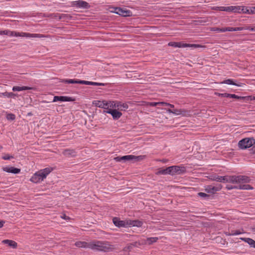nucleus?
<instances>
[{
    "instance_id": "nucleus-51",
    "label": "nucleus",
    "mask_w": 255,
    "mask_h": 255,
    "mask_svg": "<svg viewBox=\"0 0 255 255\" xmlns=\"http://www.w3.org/2000/svg\"><path fill=\"white\" fill-rule=\"evenodd\" d=\"M226 7L225 6H220L218 7V10L221 11H226Z\"/></svg>"
},
{
    "instance_id": "nucleus-57",
    "label": "nucleus",
    "mask_w": 255,
    "mask_h": 255,
    "mask_svg": "<svg viewBox=\"0 0 255 255\" xmlns=\"http://www.w3.org/2000/svg\"><path fill=\"white\" fill-rule=\"evenodd\" d=\"M61 217L62 219H66V220L69 219V218L68 217L66 216L65 214L63 215L62 216H61Z\"/></svg>"
},
{
    "instance_id": "nucleus-32",
    "label": "nucleus",
    "mask_w": 255,
    "mask_h": 255,
    "mask_svg": "<svg viewBox=\"0 0 255 255\" xmlns=\"http://www.w3.org/2000/svg\"><path fill=\"white\" fill-rule=\"evenodd\" d=\"M158 238L157 237H150L147 239V244L148 245H151L157 241Z\"/></svg>"
},
{
    "instance_id": "nucleus-53",
    "label": "nucleus",
    "mask_w": 255,
    "mask_h": 255,
    "mask_svg": "<svg viewBox=\"0 0 255 255\" xmlns=\"http://www.w3.org/2000/svg\"><path fill=\"white\" fill-rule=\"evenodd\" d=\"M7 32V30L0 31V35H6Z\"/></svg>"
},
{
    "instance_id": "nucleus-40",
    "label": "nucleus",
    "mask_w": 255,
    "mask_h": 255,
    "mask_svg": "<svg viewBox=\"0 0 255 255\" xmlns=\"http://www.w3.org/2000/svg\"><path fill=\"white\" fill-rule=\"evenodd\" d=\"M241 234H242V232H241L240 231H232L230 235L232 236H235L237 235H240Z\"/></svg>"
},
{
    "instance_id": "nucleus-4",
    "label": "nucleus",
    "mask_w": 255,
    "mask_h": 255,
    "mask_svg": "<svg viewBox=\"0 0 255 255\" xmlns=\"http://www.w3.org/2000/svg\"><path fill=\"white\" fill-rule=\"evenodd\" d=\"M238 145L239 147L242 149L250 148L255 145V139L253 137L245 138L241 140Z\"/></svg>"
},
{
    "instance_id": "nucleus-54",
    "label": "nucleus",
    "mask_w": 255,
    "mask_h": 255,
    "mask_svg": "<svg viewBox=\"0 0 255 255\" xmlns=\"http://www.w3.org/2000/svg\"><path fill=\"white\" fill-rule=\"evenodd\" d=\"M235 31H241L243 30L244 28H243V27H235Z\"/></svg>"
},
{
    "instance_id": "nucleus-18",
    "label": "nucleus",
    "mask_w": 255,
    "mask_h": 255,
    "mask_svg": "<svg viewBox=\"0 0 255 255\" xmlns=\"http://www.w3.org/2000/svg\"><path fill=\"white\" fill-rule=\"evenodd\" d=\"M94 103L95 104L96 106L98 107L104 108L108 110V106L109 105L108 101H95Z\"/></svg>"
},
{
    "instance_id": "nucleus-59",
    "label": "nucleus",
    "mask_w": 255,
    "mask_h": 255,
    "mask_svg": "<svg viewBox=\"0 0 255 255\" xmlns=\"http://www.w3.org/2000/svg\"><path fill=\"white\" fill-rule=\"evenodd\" d=\"M5 223L4 221H0V228L3 227L4 223Z\"/></svg>"
},
{
    "instance_id": "nucleus-41",
    "label": "nucleus",
    "mask_w": 255,
    "mask_h": 255,
    "mask_svg": "<svg viewBox=\"0 0 255 255\" xmlns=\"http://www.w3.org/2000/svg\"><path fill=\"white\" fill-rule=\"evenodd\" d=\"M147 105L151 107H155L158 106V102H148Z\"/></svg>"
},
{
    "instance_id": "nucleus-24",
    "label": "nucleus",
    "mask_w": 255,
    "mask_h": 255,
    "mask_svg": "<svg viewBox=\"0 0 255 255\" xmlns=\"http://www.w3.org/2000/svg\"><path fill=\"white\" fill-rule=\"evenodd\" d=\"M116 104L117 108L118 110L125 111L128 108V104L126 103H122L120 102H117Z\"/></svg>"
},
{
    "instance_id": "nucleus-27",
    "label": "nucleus",
    "mask_w": 255,
    "mask_h": 255,
    "mask_svg": "<svg viewBox=\"0 0 255 255\" xmlns=\"http://www.w3.org/2000/svg\"><path fill=\"white\" fill-rule=\"evenodd\" d=\"M241 240L247 243L251 247L255 248V241L254 240L248 238H241Z\"/></svg>"
},
{
    "instance_id": "nucleus-56",
    "label": "nucleus",
    "mask_w": 255,
    "mask_h": 255,
    "mask_svg": "<svg viewBox=\"0 0 255 255\" xmlns=\"http://www.w3.org/2000/svg\"><path fill=\"white\" fill-rule=\"evenodd\" d=\"M252 27L249 26H245V27H243V28H244V30H251V28Z\"/></svg>"
},
{
    "instance_id": "nucleus-55",
    "label": "nucleus",
    "mask_w": 255,
    "mask_h": 255,
    "mask_svg": "<svg viewBox=\"0 0 255 255\" xmlns=\"http://www.w3.org/2000/svg\"><path fill=\"white\" fill-rule=\"evenodd\" d=\"M228 31H235V27H227Z\"/></svg>"
},
{
    "instance_id": "nucleus-33",
    "label": "nucleus",
    "mask_w": 255,
    "mask_h": 255,
    "mask_svg": "<svg viewBox=\"0 0 255 255\" xmlns=\"http://www.w3.org/2000/svg\"><path fill=\"white\" fill-rule=\"evenodd\" d=\"M3 95L6 97H8V98L11 97L12 98H15V97L17 96V94H15L12 92H5V93H3Z\"/></svg>"
},
{
    "instance_id": "nucleus-38",
    "label": "nucleus",
    "mask_w": 255,
    "mask_h": 255,
    "mask_svg": "<svg viewBox=\"0 0 255 255\" xmlns=\"http://www.w3.org/2000/svg\"><path fill=\"white\" fill-rule=\"evenodd\" d=\"M15 118V116L13 114H8L6 115V119L8 120H14Z\"/></svg>"
},
{
    "instance_id": "nucleus-31",
    "label": "nucleus",
    "mask_w": 255,
    "mask_h": 255,
    "mask_svg": "<svg viewBox=\"0 0 255 255\" xmlns=\"http://www.w3.org/2000/svg\"><path fill=\"white\" fill-rule=\"evenodd\" d=\"M117 102L115 101H108V110L109 109L114 110V109L117 108Z\"/></svg>"
},
{
    "instance_id": "nucleus-20",
    "label": "nucleus",
    "mask_w": 255,
    "mask_h": 255,
    "mask_svg": "<svg viewBox=\"0 0 255 255\" xmlns=\"http://www.w3.org/2000/svg\"><path fill=\"white\" fill-rule=\"evenodd\" d=\"M142 225V222L139 220H128V226L140 227Z\"/></svg>"
},
{
    "instance_id": "nucleus-46",
    "label": "nucleus",
    "mask_w": 255,
    "mask_h": 255,
    "mask_svg": "<svg viewBox=\"0 0 255 255\" xmlns=\"http://www.w3.org/2000/svg\"><path fill=\"white\" fill-rule=\"evenodd\" d=\"M158 105L162 106H167L168 105V103L164 102H158Z\"/></svg>"
},
{
    "instance_id": "nucleus-13",
    "label": "nucleus",
    "mask_w": 255,
    "mask_h": 255,
    "mask_svg": "<svg viewBox=\"0 0 255 255\" xmlns=\"http://www.w3.org/2000/svg\"><path fill=\"white\" fill-rule=\"evenodd\" d=\"M222 187V186L221 184H218L216 186L208 185L206 187L205 191L207 193L214 194L217 191H220Z\"/></svg>"
},
{
    "instance_id": "nucleus-12",
    "label": "nucleus",
    "mask_w": 255,
    "mask_h": 255,
    "mask_svg": "<svg viewBox=\"0 0 255 255\" xmlns=\"http://www.w3.org/2000/svg\"><path fill=\"white\" fill-rule=\"evenodd\" d=\"M235 184L247 183L250 181V178L245 175H235Z\"/></svg>"
},
{
    "instance_id": "nucleus-15",
    "label": "nucleus",
    "mask_w": 255,
    "mask_h": 255,
    "mask_svg": "<svg viewBox=\"0 0 255 255\" xmlns=\"http://www.w3.org/2000/svg\"><path fill=\"white\" fill-rule=\"evenodd\" d=\"M106 113L111 114L114 120H118L122 116V113L116 109H109V110L106 111Z\"/></svg>"
},
{
    "instance_id": "nucleus-37",
    "label": "nucleus",
    "mask_w": 255,
    "mask_h": 255,
    "mask_svg": "<svg viewBox=\"0 0 255 255\" xmlns=\"http://www.w3.org/2000/svg\"><path fill=\"white\" fill-rule=\"evenodd\" d=\"M222 83H224V84H229V85H236V86H238L237 84H236V83H235L231 79H227V80H226L225 81H224Z\"/></svg>"
},
{
    "instance_id": "nucleus-16",
    "label": "nucleus",
    "mask_w": 255,
    "mask_h": 255,
    "mask_svg": "<svg viewBox=\"0 0 255 255\" xmlns=\"http://www.w3.org/2000/svg\"><path fill=\"white\" fill-rule=\"evenodd\" d=\"M166 111L169 113H172L175 115H182L183 116H186L187 111L184 110L182 109H175V110H171L170 109H165Z\"/></svg>"
},
{
    "instance_id": "nucleus-50",
    "label": "nucleus",
    "mask_w": 255,
    "mask_h": 255,
    "mask_svg": "<svg viewBox=\"0 0 255 255\" xmlns=\"http://www.w3.org/2000/svg\"><path fill=\"white\" fill-rule=\"evenodd\" d=\"M248 100H255V97H252V96H248L246 97Z\"/></svg>"
},
{
    "instance_id": "nucleus-8",
    "label": "nucleus",
    "mask_w": 255,
    "mask_h": 255,
    "mask_svg": "<svg viewBox=\"0 0 255 255\" xmlns=\"http://www.w3.org/2000/svg\"><path fill=\"white\" fill-rule=\"evenodd\" d=\"M142 159L141 156H135L132 155H125L122 157H116L115 159L117 161H120L121 160H139Z\"/></svg>"
},
{
    "instance_id": "nucleus-29",
    "label": "nucleus",
    "mask_w": 255,
    "mask_h": 255,
    "mask_svg": "<svg viewBox=\"0 0 255 255\" xmlns=\"http://www.w3.org/2000/svg\"><path fill=\"white\" fill-rule=\"evenodd\" d=\"M225 182H229L233 184H235V175L225 176Z\"/></svg>"
},
{
    "instance_id": "nucleus-49",
    "label": "nucleus",
    "mask_w": 255,
    "mask_h": 255,
    "mask_svg": "<svg viewBox=\"0 0 255 255\" xmlns=\"http://www.w3.org/2000/svg\"><path fill=\"white\" fill-rule=\"evenodd\" d=\"M226 31H228L227 27L221 28V30H219V32H224Z\"/></svg>"
},
{
    "instance_id": "nucleus-11",
    "label": "nucleus",
    "mask_w": 255,
    "mask_h": 255,
    "mask_svg": "<svg viewBox=\"0 0 255 255\" xmlns=\"http://www.w3.org/2000/svg\"><path fill=\"white\" fill-rule=\"evenodd\" d=\"M113 221L114 225L119 228L128 227V220H121L119 218L114 217Z\"/></svg>"
},
{
    "instance_id": "nucleus-61",
    "label": "nucleus",
    "mask_w": 255,
    "mask_h": 255,
    "mask_svg": "<svg viewBox=\"0 0 255 255\" xmlns=\"http://www.w3.org/2000/svg\"><path fill=\"white\" fill-rule=\"evenodd\" d=\"M167 106H169L171 108H173L174 107V106L172 104H170L169 103H168V105Z\"/></svg>"
},
{
    "instance_id": "nucleus-25",
    "label": "nucleus",
    "mask_w": 255,
    "mask_h": 255,
    "mask_svg": "<svg viewBox=\"0 0 255 255\" xmlns=\"http://www.w3.org/2000/svg\"><path fill=\"white\" fill-rule=\"evenodd\" d=\"M33 89V88L28 87V86H22V87L14 86L12 88V91H23V90H31Z\"/></svg>"
},
{
    "instance_id": "nucleus-36",
    "label": "nucleus",
    "mask_w": 255,
    "mask_h": 255,
    "mask_svg": "<svg viewBox=\"0 0 255 255\" xmlns=\"http://www.w3.org/2000/svg\"><path fill=\"white\" fill-rule=\"evenodd\" d=\"M243 10L244 9L243 8V6H234V12H243Z\"/></svg>"
},
{
    "instance_id": "nucleus-43",
    "label": "nucleus",
    "mask_w": 255,
    "mask_h": 255,
    "mask_svg": "<svg viewBox=\"0 0 255 255\" xmlns=\"http://www.w3.org/2000/svg\"><path fill=\"white\" fill-rule=\"evenodd\" d=\"M226 11H233V12H234V6H230L226 7Z\"/></svg>"
},
{
    "instance_id": "nucleus-21",
    "label": "nucleus",
    "mask_w": 255,
    "mask_h": 255,
    "mask_svg": "<svg viewBox=\"0 0 255 255\" xmlns=\"http://www.w3.org/2000/svg\"><path fill=\"white\" fill-rule=\"evenodd\" d=\"M219 96L223 97H227V98H235L237 99H246V97H241L238 96L235 94H228V93H223V94H219Z\"/></svg>"
},
{
    "instance_id": "nucleus-9",
    "label": "nucleus",
    "mask_w": 255,
    "mask_h": 255,
    "mask_svg": "<svg viewBox=\"0 0 255 255\" xmlns=\"http://www.w3.org/2000/svg\"><path fill=\"white\" fill-rule=\"evenodd\" d=\"M112 11L123 16H129L131 15L132 14L131 11L129 10L123 9L121 7H116L115 8L114 11Z\"/></svg>"
},
{
    "instance_id": "nucleus-35",
    "label": "nucleus",
    "mask_w": 255,
    "mask_h": 255,
    "mask_svg": "<svg viewBox=\"0 0 255 255\" xmlns=\"http://www.w3.org/2000/svg\"><path fill=\"white\" fill-rule=\"evenodd\" d=\"M71 17L70 15L67 14H61L59 15V19H69Z\"/></svg>"
},
{
    "instance_id": "nucleus-63",
    "label": "nucleus",
    "mask_w": 255,
    "mask_h": 255,
    "mask_svg": "<svg viewBox=\"0 0 255 255\" xmlns=\"http://www.w3.org/2000/svg\"><path fill=\"white\" fill-rule=\"evenodd\" d=\"M219 7L220 6H217L214 9H216V10H218V7Z\"/></svg>"
},
{
    "instance_id": "nucleus-23",
    "label": "nucleus",
    "mask_w": 255,
    "mask_h": 255,
    "mask_svg": "<svg viewBox=\"0 0 255 255\" xmlns=\"http://www.w3.org/2000/svg\"><path fill=\"white\" fill-rule=\"evenodd\" d=\"M210 179L214 181L225 183V176H221L217 175H214L211 176Z\"/></svg>"
},
{
    "instance_id": "nucleus-1",
    "label": "nucleus",
    "mask_w": 255,
    "mask_h": 255,
    "mask_svg": "<svg viewBox=\"0 0 255 255\" xmlns=\"http://www.w3.org/2000/svg\"><path fill=\"white\" fill-rule=\"evenodd\" d=\"M89 249L97 251L108 252L115 249L114 246L107 241H93L90 242Z\"/></svg>"
},
{
    "instance_id": "nucleus-62",
    "label": "nucleus",
    "mask_w": 255,
    "mask_h": 255,
    "mask_svg": "<svg viewBox=\"0 0 255 255\" xmlns=\"http://www.w3.org/2000/svg\"><path fill=\"white\" fill-rule=\"evenodd\" d=\"M251 31H255V26L251 28Z\"/></svg>"
},
{
    "instance_id": "nucleus-34",
    "label": "nucleus",
    "mask_w": 255,
    "mask_h": 255,
    "mask_svg": "<svg viewBox=\"0 0 255 255\" xmlns=\"http://www.w3.org/2000/svg\"><path fill=\"white\" fill-rule=\"evenodd\" d=\"M136 244H137V243L135 242L133 244H130L128 245V246H127L124 249V251H130L132 249L133 246H136Z\"/></svg>"
},
{
    "instance_id": "nucleus-44",
    "label": "nucleus",
    "mask_w": 255,
    "mask_h": 255,
    "mask_svg": "<svg viewBox=\"0 0 255 255\" xmlns=\"http://www.w3.org/2000/svg\"><path fill=\"white\" fill-rule=\"evenodd\" d=\"M226 188L228 190H231L233 189H238L237 186H232V185H227Z\"/></svg>"
},
{
    "instance_id": "nucleus-22",
    "label": "nucleus",
    "mask_w": 255,
    "mask_h": 255,
    "mask_svg": "<svg viewBox=\"0 0 255 255\" xmlns=\"http://www.w3.org/2000/svg\"><path fill=\"white\" fill-rule=\"evenodd\" d=\"M2 243L4 244L8 245V246L12 248L13 249H16L17 247V244L12 240H4L2 241Z\"/></svg>"
},
{
    "instance_id": "nucleus-39",
    "label": "nucleus",
    "mask_w": 255,
    "mask_h": 255,
    "mask_svg": "<svg viewBox=\"0 0 255 255\" xmlns=\"http://www.w3.org/2000/svg\"><path fill=\"white\" fill-rule=\"evenodd\" d=\"M198 195L200 197H202V198H206V197H209V195L205 193H203V192H199L198 193Z\"/></svg>"
},
{
    "instance_id": "nucleus-26",
    "label": "nucleus",
    "mask_w": 255,
    "mask_h": 255,
    "mask_svg": "<svg viewBox=\"0 0 255 255\" xmlns=\"http://www.w3.org/2000/svg\"><path fill=\"white\" fill-rule=\"evenodd\" d=\"M75 245L76 247L79 248H89V246L90 245V243L79 241L76 242Z\"/></svg>"
},
{
    "instance_id": "nucleus-48",
    "label": "nucleus",
    "mask_w": 255,
    "mask_h": 255,
    "mask_svg": "<svg viewBox=\"0 0 255 255\" xmlns=\"http://www.w3.org/2000/svg\"><path fill=\"white\" fill-rule=\"evenodd\" d=\"M59 15L58 13H52L50 14V16L53 18H57V17H59Z\"/></svg>"
},
{
    "instance_id": "nucleus-5",
    "label": "nucleus",
    "mask_w": 255,
    "mask_h": 255,
    "mask_svg": "<svg viewBox=\"0 0 255 255\" xmlns=\"http://www.w3.org/2000/svg\"><path fill=\"white\" fill-rule=\"evenodd\" d=\"M7 34L6 35H9L10 36H26L28 37H33V38H41L43 37L42 34H30L28 33H17L14 31H11L9 30H7Z\"/></svg>"
},
{
    "instance_id": "nucleus-58",
    "label": "nucleus",
    "mask_w": 255,
    "mask_h": 255,
    "mask_svg": "<svg viewBox=\"0 0 255 255\" xmlns=\"http://www.w3.org/2000/svg\"><path fill=\"white\" fill-rule=\"evenodd\" d=\"M219 30H221V28H218V27H215L212 28V30L214 31H218L219 32Z\"/></svg>"
},
{
    "instance_id": "nucleus-60",
    "label": "nucleus",
    "mask_w": 255,
    "mask_h": 255,
    "mask_svg": "<svg viewBox=\"0 0 255 255\" xmlns=\"http://www.w3.org/2000/svg\"><path fill=\"white\" fill-rule=\"evenodd\" d=\"M251 230L252 232H255V225L251 227Z\"/></svg>"
},
{
    "instance_id": "nucleus-47",
    "label": "nucleus",
    "mask_w": 255,
    "mask_h": 255,
    "mask_svg": "<svg viewBox=\"0 0 255 255\" xmlns=\"http://www.w3.org/2000/svg\"><path fill=\"white\" fill-rule=\"evenodd\" d=\"M255 13V6L250 8V14Z\"/></svg>"
},
{
    "instance_id": "nucleus-3",
    "label": "nucleus",
    "mask_w": 255,
    "mask_h": 255,
    "mask_svg": "<svg viewBox=\"0 0 255 255\" xmlns=\"http://www.w3.org/2000/svg\"><path fill=\"white\" fill-rule=\"evenodd\" d=\"M60 81L66 84H81L94 86H105L106 85V84L103 83L94 82L78 79H61Z\"/></svg>"
},
{
    "instance_id": "nucleus-42",
    "label": "nucleus",
    "mask_w": 255,
    "mask_h": 255,
    "mask_svg": "<svg viewBox=\"0 0 255 255\" xmlns=\"http://www.w3.org/2000/svg\"><path fill=\"white\" fill-rule=\"evenodd\" d=\"M13 158V156H10L8 154H6V155L2 156V158L4 160H9Z\"/></svg>"
},
{
    "instance_id": "nucleus-30",
    "label": "nucleus",
    "mask_w": 255,
    "mask_h": 255,
    "mask_svg": "<svg viewBox=\"0 0 255 255\" xmlns=\"http://www.w3.org/2000/svg\"><path fill=\"white\" fill-rule=\"evenodd\" d=\"M237 188L239 189L243 190H252L253 189V187L249 184H240L237 186Z\"/></svg>"
},
{
    "instance_id": "nucleus-28",
    "label": "nucleus",
    "mask_w": 255,
    "mask_h": 255,
    "mask_svg": "<svg viewBox=\"0 0 255 255\" xmlns=\"http://www.w3.org/2000/svg\"><path fill=\"white\" fill-rule=\"evenodd\" d=\"M170 170H169V167L166 168L165 169H159V170L156 172L157 175H166V174H170L169 172Z\"/></svg>"
},
{
    "instance_id": "nucleus-7",
    "label": "nucleus",
    "mask_w": 255,
    "mask_h": 255,
    "mask_svg": "<svg viewBox=\"0 0 255 255\" xmlns=\"http://www.w3.org/2000/svg\"><path fill=\"white\" fill-rule=\"evenodd\" d=\"M169 170H170L169 172L171 175L181 174L185 172L186 169L183 166H171L169 167Z\"/></svg>"
},
{
    "instance_id": "nucleus-19",
    "label": "nucleus",
    "mask_w": 255,
    "mask_h": 255,
    "mask_svg": "<svg viewBox=\"0 0 255 255\" xmlns=\"http://www.w3.org/2000/svg\"><path fill=\"white\" fill-rule=\"evenodd\" d=\"M2 170L4 171L14 173V174H17L19 173L20 172V169L14 167L13 166L8 167H4L2 168Z\"/></svg>"
},
{
    "instance_id": "nucleus-6",
    "label": "nucleus",
    "mask_w": 255,
    "mask_h": 255,
    "mask_svg": "<svg viewBox=\"0 0 255 255\" xmlns=\"http://www.w3.org/2000/svg\"><path fill=\"white\" fill-rule=\"evenodd\" d=\"M168 46L174 47H192V48H197L201 47L199 44H187L182 43L181 42H170L168 44Z\"/></svg>"
},
{
    "instance_id": "nucleus-2",
    "label": "nucleus",
    "mask_w": 255,
    "mask_h": 255,
    "mask_svg": "<svg viewBox=\"0 0 255 255\" xmlns=\"http://www.w3.org/2000/svg\"><path fill=\"white\" fill-rule=\"evenodd\" d=\"M53 170L51 167H47L36 172L30 178V181L33 183H39L46 178L47 176Z\"/></svg>"
},
{
    "instance_id": "nucleus-14",
    "label": "nucleus",
    "mask_w": 255,
    "mask_h": 255,
    "mask_svg": "<svg viewBox=\"0 0 255 255\" xmlns=\"http://www.w3.org/2000/svg\"><path fill=\"white\" fill-rule=\"evenodd\" d=\"M75 99L72 97H67V96H54L53 98V102L57 101L61 102H73L74 101Z\"/></svg>"
},
{
    "instance_id": "nucleus-45",
    "label": "nucleus",
    "mask_w": 255,
    "mask_h": 255,
    "mask_svg": "<svg viewBox=\"0 0 255 255\" xmlns=\"http://www.w3.org/2000/svg\"><path fill=\"white\" fill-rule=\"evenodd\" d=\"M243 13L250 14V9H248L247 7L243 6Z\"/></svg>"
},
{
    "instance_id": "nucleus-52",
    "label": "nucleus",
    "mask_w": 255,
    "mask_h": 255,
    "mask_svg": "<svg viewBox=\"0 0 255 255\" xmlns=\"http://www.w3.org/2000/svg\"><path fill=\"white\" fill-rule=\"evenodd\" d=\"M251 153L252 154H255V145L250 149Z\"/></svg>"
},
{
    "instance_id": "nucleus-10",
    "label": "nucleus",
    "mask_w": 255,
    "mask_h": 255,
    "mask_svg": "<svg viewBox=\"0 0 255 255\" xmlns=\"http://www.w3.org/2000/svg\"><path fill=\"white\" fill-rule=\"evenodd\" d=\"M72 6L84 9H88L90 7V4L87 2L80 0L73 1Z\"/></svg>"
},
{
    "instance_id": "nucleus-17",
    "label": "nucleus",
    "mask_w": 255,
    "mask_h": 255,
    "mask_svg": "<svg viewBox=\"0 0 255 255\" xmlns=\"http://www.w3.org/2000/svg\"><path fill=\"white\" fill-rule=\"evenodd\" d=\"M62 154L67 157H73L76 155V152L74 149H64Z\"/></svg>"
}]
</instances>
